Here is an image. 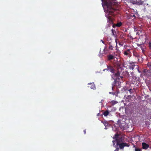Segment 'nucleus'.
I'll use <instances>...</instances> for the list:
<instances>
[{"label":"nucleus","instance_id":"f257e3e1","mask_svg":"<svg viewBox=\"0 0 151 151\" xmlns=\"http://www.w3.org/2000/svg\"><path fill=\"white\" fill-rule=\"evenodd\" d=\"M104 5L107 8V11L106 13L108 22L109 24H112L114 17L115 15V11L116 10L114 7L117 4L116 0H101Z\"/></svg>","mask_w":151,"mask_h":151},{"label":"nucleus","instance_id":"f03ea898","mask_svg":"<svg viewBox=\"0 0 151 151\" xmlns=\"http://www.w3.org/2000/svg\"><path fill=\"white\" fill-rule=\"evenodd\" d=\"M109 60H111L113 59L114 60V63L116 64L117 71L115 74V76H120L121 79L123 77V75L124 73V69L122 68L123 67H125L124 63H122L120 62V57H108Z\"/></svg>","mask_w":151,"mask_h":151},{"label":"nucleus","instance_id":"7ed1b4c3","mask_svg":"<svg viewBox=\"0 0 151 151\" xmlns=\"http://www.w3.org/2000/svg\"><path fill=\"white\" fill-rule=\"evenodd\" d=\"M116 145L119 146V147L120 149H123L125 146L128 147L129 146V144L124 142L116 144Z\"/></svg>","mask_w":151,"mask_h":151},{"label":"nucleus","instance_id":"20e7f679","mask_svg":"<svg viewBox=\"0 0 151 151\" xmlns=\"http://www.w3.org/2000/svg\"><path fill=\"white\" fill-rule=\"evenodd\" d=\"M129 68L132 70H137L139 71V67L137 65H134V64H132L129 66Z\"/></svg>","mask_w":151,"mask_h":151},{"label":"nucleus","instance_id":"39448f33","mask_svg":"<svg viewBox=\"0 0 151 151\" xmlns=\"http://www.w3.org/2000/svg\"><path fill=\"white\" fill-rule=\"evenodd\" d=\"M124 137H119L118 139H116V144L119 143H122L124 141Z\"/></svg>","mask_w":151,"mask_h":151},{"label":"nucleus","instance_id":"423d86ee","mask_svg":"<svg viewBox=\"0 0 151 151\" xmlns=\"http://www.w3.org/2000/svg\"><path fill=\"white\" fill-rule=\"evenodd\" d=\"M116 77H117L118 78H116L114 80V81L113 82V83L112 84V86L114 87L115 86L116 83L117 82H119V76H116Z\"/></svg>","mask_w":151,"mask_h":151},{"label":"nucleus","instance_id":"0eeeda50","mask_svg":"<svg viewBox=\"0 0 151 151\" xmlns=\"http://www.w3.org/2000/svg\"><path fill=\"white\" fill-rule=\"evenodd\" d=\"M109 70L112 73H114L115 70L113 68V67L111 66H107V69H104V70Z\"/></svg>","mask_w":151,"mask_h":151},{"label":"nucleus","instance_id":"6e6552de","mask_svg":"<svg viewBox=\"0 0 151 151\" xmlns=\"http://www.w3.org/2000/svg\"><path fill=\"white\" fill-rule=\"evenodd\" d=\"M142 148L144 149H147L149 147V145L146 143L143 142L142 143Z\"/></svg>","mask_w":151,"mask_h":151},{"label":"nucleus","instance_id":"1a4fd4ad","mask_svg":"<svg viewBox=\"0 0 151 151\" xmlns=\"http://www.w3.org/2000/svg\"><path fill=\"white\" fill-rule=\"evenodd\" d=\"M88 85H89V86H88L91 89H95L96 88L94 84L93 83H90L88 84Z\"/></svg>","mask_w":151,"mask_h":151},{"label":"nucleus","instance_id":"9d476101","mask_svg":"<svg viewBox=\"0 0 151 151\" xmlns=\"http://www.w3.org/2000/svg\"><path fill=\"white\" fill-rule=\"evenodd\" d=\"M122 23L121 22H120L118 23H117V24H114L113 25L112 27H114L115 26H116L117 27H120L121 26Z\"/></svg>","mask_w":151,"mask_h":151},{"label":"nucleus","instance_id":"9b49d317","mask_svg":"<svg viewBox=\"0 0 151 151\" xmlns=\"http://www.w3.org/2000/svg\"><path fill=\"white\" fill-rule=\"evenodd\" d=\"M102 122L104 124V125L105 127H106L105 129H106V127H108L109 125V124L108 123V122L107 121H103Z\"/></svg>","mask_w":151,"mask_h":151},{"label":"nucleus","instance_id":"f8f14e48","mask_svg":"<svg viewBox=\"0 0 151 151\" xmlns=\"http://www.w3.org/2000/svg\"><path fill=\"white\" fill-rule=\"evenodd\" d=\"M116 54L115 55H114L116 56H118V57H120V51L119 50H117V48H116Z\"/></svg>","mask_w":151,"mask_h":151},{"label":"nucleus","instance_id":"ddd939ff","mask_svg":"<svg viewBox=\"0 0 151 151\" xmlns=\"http://www.w3.org/2000/svg\"><path fill=\"white\" fill-rule=\"evenodd\" d=\"M109 112L107 110L105 111L103 113V115L105 116H106L109 114Z\"/></svg>","mask_w":151,"mask_h":151},{"label":"nucleus","instance_id":"4468645a","mask_svg":"<svg viewBox=\"0 0 151 151\" xmlns=\"http://www.w3.org/2000/svg\"><path fill=\"white\" fill-rule=\"evenodd\" d=\"M111 31L112 35L114 36H116V31L114 29H112Z\"/></svg>","mask_w":151,"mask_h":151},{"label":"nucleus","instance_id":"2eb2a0df","mask_svg":"<svg viewBox=\"0 0 151 151\" xmlns=\"http://www.w3.org/2000/svg\"><path fill=\"white\" fill-rule=\"evenodd\" d=\"M119 135V134H115L114 136L113 137V139H115L116 141V139H118Z\"/></svg>","mask_w":151,"mask_h":151},{"label":"nucleus","instance_id":"dca6fc26","mask_svg":"<svg viewBox=\"0 0 151 151\" xmlns=\"http://www.w3.org/2000/svg\"><path fill=\"white\" fill-rule=\"evenodd\" d=\"M130 52V50H128L124 52V54L125 55H127L129 54Z\"/></svg>","mask_w":151,"mask_h":151},{"label":"nucleus","instance_id":"f3484780","mask_svg":"<svg viewBox=\"0 0 151 151\" xmlns=\"http://www.w3.org/2000/svg\"><path fill=\"white\" fill-rule=\"evenodd\" d=\"M109 49H110V50H113V47L111 44V42H109Z\"/></svg>","mask_w":151,"mask_h":151},{"label":"nucleus","instance_id":"a211bd4d","mask_svg":"<svg viewBox=\"0 0 151 151\" xmlns=\"http://www.w3.org/2000/svg\"><path fill=\"white\" fill-rule=\"evenodd\" d=\"M111 103L113 105H114L118 103V102L116 101H112Z\"/></svg>","mask_w":151,"mask_h":151},{"label":"nucleus","instance_id":"6ab92c4d","mask_svg":"<svg viewBox=\"0 0 151 151\" xmlns=\"http://www.w3.org/2000/svg\"><path fill=\"white\" fill-rule=\"evenodd\" d=\"M130 16L131 17V18L132 19H134L135 18V16L134 14H130Z\"/></svg>","mask_w":151,"mask_h":151},{"label":"nucleus","instance_id":"aec40b11","mask_svg":"<svg viewBox=\"0 0 151 151\" xmlns=\"http://www.w3.org/2000/svg\"><path fill=\"white\" fill-rule=\"evenodd\" d=\"M128 91L129 92L130 94H132L133 93V91L131 89L128 90Z\"/></svg>","mask_w":151,"mask_h":151},{"label":"nucleus","instance_id":"412c9836","mask_svg":"<svg viewBox=\"0 0 151 151\" xmlns=\"http://www.w3.org/2000/svg\"><path fill=\"white\" fill-rule=\"evenodd\" d=\"M135 151H141L142 150L141 149L138 148H135Z\"/></svg>","mask_w":151,"mask_h":151},{"label":"nucleus","instance_id":"4be33fe9","mask_svg":"<svg viewBox=\"0 0 151 151\" xmlns=\"http://www.w3.org/2000/svg\"><path fill=\"white\" fill-rule=\"evenodd\" d=\"M148 45L150 49H151V41L149 43Z\"/></svg>","mask_w":151,"mask_h":151},{"label":"nucleus","instance_id":"5701e85b","mask_svg":"<svg viewBox=\"0 0 151 151\" xmlns=\"http://www.w3.org/2000/svg\"><path fill=\"white\" fill-rule=\"evenodd\" d=\"M109 94H112L114 95H115V92H110L109 93Z\"/></svg>","mask_w":151,"mask_h":151},{"label":"nucleus","instance_id":"b1692460","mask_svg":"<svg viewBox=\"0 0 151 151\" xmlns=\"http://www.w3.org/2000/svg\"><path fill=\"white\" fill-rule=\"evenodd\" d=\"M132 97V96L131 95H128L127 96V98H129Z\"/></svg>","mask_w":151,"mask_h":151},{"label":"nucleus","instance_id":"393cba45","mask_svg":"<svg viewBox=\"0 0 151 151\" xmlns=\"http://www.w3.org/2000/svg\"><path fill=\"white\" fill-rule=\"evenodd\" d=\"M119 150V149L117 147L116 150H115V151H118Z\"/></svg>","mask_w":151,"mask_h":151},{"label":"nucleus","instance_id":"a878e982","mask_svg":"<svg viewBox=\"0 0 151 151\" xmlns=\"http://www.w3.org/2000/svg\"><path fill=\"white\" fill-rule=\"evenodd\" d=\"M147 69H144L143 71V72L144 73H145V72L146 73V72H147Z\"/></svg>","mask_w":151,"mask_h":151},{"label":"nucleus","instance_id":"bb28decb","mask_svg":"<svg viewBox=\"0 0 151 151\" xmlns=\"http://www.w3.org/2000/svg\"><path fill=\"white\" fill-rule=\"evenodd\" d=\"M112 142L113 143V145H114L115 144V140H113Z\"/></svg>","mask_w":151,"mask_h":151},{"label":"nucleus","instance_id":"cd10ccee","mask_svg":"<svg viewBox=\"0 0 151 151\" xmlns=\"http://www.w3.org/2000/svg\"><path fill=\"white\" fill-rule=\"evenodd\" d=\"M107 57H114V56L113 55H109L108 56H107Z\"/></svg>","mask_w":151,"mask_h":151},{"label":"nucleus","instance_id":"c85d7f7f","mask_svg":"<svg viewBox=\"0 0 151 151\" xmlns=\"http://www.w3.org/2000/svg\"><path fill=\"white\" fill-rule=\"evenodd\" d=\"M84 132L85 134H86V130H84Z\"/></svg>","mask_w":151,"mask_h":151},{"label":"nucleus","instance_id":"c756f323","mask_svg":"<svg viewBox=\"0 0 151 151\" xmlns=\"http://www.w3.org/2000/svg\"><path fill=\"white\" fill-rule=\"evenodd\" d=\"M119 45H121V46H122V43H119Z\"/></svg>","mask_w":151,"mask_h":151},{"label":"nucleus","instance_id":"7c9ffc66","mask_svg":"<svg viewBox=\"0 0 151 151\" xmlns=\"http://www.w3.org/2000/svg\"><path fill=\"white\" fill-rule=\"evenodd\" d=\"M147 5L148 6V7H150V5L149 4H147Z\"/></svg>","mask_w":151,"mask_h":151},{"label":"nucleus","instance_id":"2f4dec72","mask_svg":"<svg viewBox=\"0 0 151 151\" xmlns=\"http://www.w3.org/2000/svg\"><path fill=\"white\" fill-rule=\"evenodd\" d=\"M114 87L112 86V89L113 91L114 90Z\"/></svg>","mask_w":151,"mask_h":151},{"label":"nucleus","instance_id":"473e14b6","mask_svg":"<svg viewBox=\"0 0 151 151\" xmlns=\"http://www.w3.org/2000/svg\"><path fill=\"white\" fill-rule=\"evenodd\" d=\"M101 41H102V42L103 43H104V42L103 41V40H101Z\"/></svg>","mask_w":151,"mask_h":151},{"label":"nucleus","instance_id":"72a5a7b5","mask_svg":"<svg viewBox=\"0 0 151 151\" xmlns=\"http://www.w3.org/2000/svg\"><path fill=\"white\" fill-rule=\"evenodd\" d=\"M133 73V72H131V74L132 75Z\"/></svg>","mask_w":151,"mask_h":151},{"label":"nucleus","instance_id":"f704fd0d","mask_svg":"<svg viewBox=\"0 0 151 151\" xmlns=\"http://www.w3.org/2000/svg\"><path fill=\"white\" fill-rule=\"evenodd\" d=\"M137 46H139V45L138 44H137Z\"/></svg>","mask_w":151,"mask_h":151},{"label":"nucleus","instance_id":"c9c22d12","mask_svg":"<svg viewBox=\"0 0 151 151\" xmlns=\"http://www.w3.org/2000/svg\"><path fill=\"white\" fill-rule=\"evenodd\" d=\"M142 49H143V48H142V51H143V50H142Z\"/></svg>","mask_w":151,"mask_h":151},{"label":"nucleus","instance_id":"e433bc0d","mask_svg":"<svg viewBox=\"0 0 151 151\" xmlns=\"http://www.w3.org/2000/svg\"><path fill=\"white\" fill-rule=\"evenodd\" d=\"M117 44H116V46L117 47Z\"/></svg>","mask_w":151,"mask_h":151},{"label":"nucleus","instance_id":"4c0bfd02","mask_svg":"<svg viewBox=\"0 0 151 151\" xmlns=\"http://www.w3.org/2000/svg\"><path fill=\"white\" fill-rule=\"evenodd\" d=\"M140 58H142V57H140Z\"/></svg>","mask_w":151,"mask_h":151},{"label":"nucleus","instance_id":"58836bf2","mask_svg":"<svg viewBox=\"0 0 151 151\" xmlns=\"http://www.w3.org/2000/svg\"><path fill=\"white\" fill-rule=\"evenodd\" d=\"M150 148L151 149V147H150Z\"/></svg>","mask_w":151,"mask_h":151}]
</instances>
